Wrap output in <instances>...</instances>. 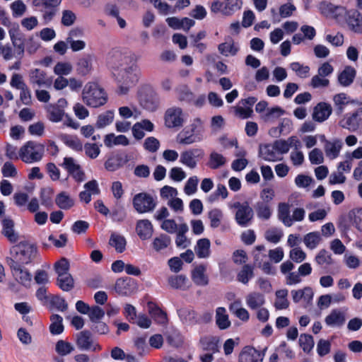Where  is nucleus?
I'll use <instances>...</instances> for the list:
<instances>
[{
    "label": "nucleus",
    "instance_id": "1",
    "mask_svg": "<svg viewBox=\"0 0 362 362\" xmlns=\"http://www.w3.org/2000/svg\"><path fill=\"white\" fill-rule=\"evenodd\" d=\"M107 64L119 86V90H129L139 79V71L133 55L112 49L108 54Z\"/></svg>",
    "mask_w": 362,
    "mask_h": 362
},
{
    "label": "nucleus",
    "instance_id": "2",
    "mask_svg": "<svg viewBox=\"0 0 362 362\" xmlns=\"http://www.w3.org/2000/svg\"><path fill=\"white\" fill-rule=\"evenodd\" d=\"M10 252L11 257L7 259V263L13 261L21 265L30 264L38 255L37 247L28 241H23L13 245Z\"/></svg>",
    "mask_w": 362,
    "mask_h": 362
},
{
    "label": "nucleus",
    "instance_id": "3",
    "mask_svg": "<svg viewBox=\"0 0 362 362\" xmlns=\"http://www.w3.org/2000/svg\"><path fill=\"white\" fill-rule=\"evenodd\" d=\"M204 122L199 117L194 118L176 137L177 142L182 145H190L202 141L204 138Z\"/></svg>",
    "mask_w": 362,
    "mask_h": 362
},
{
    "label": "nucleus",
    "instance_id": "4",
    "mask_svg": "<svg viewBox=\"0 0 362 362\" xmlns=\"http://www.w3.org/2000/svg\"><path fill=\"white\" fill-rule=\"evenodd\" d=\"M291 206L288 202H281L278 205V218L286 227H291L294 222L303 221L305 216V211L303 208H296L291 215Z\"/></svg>",
    "mask_w": 362,
    "mask_h": 362
},
{
    "label": "nucleus",
    "instance_id": "5",
    "mask_svg": "<svg viewBox=\"0 0 362 362\" xmlns=\"http://www.w3.org/2000/svg\"><path fill=\"white\" fill-rule=\"evenodd\" d=\"M44 153L43 144L29 141L20 148V160L28 164L37 163L42 160Z\"/></svg>",
    "mask_w": 362,
    "mask_h": 362
},
{
    "label": "nucleus",
    "instance_id": "6",
    "mask_svg": "<svg viewBox=\"0 0 362 362\" xmlns=\"http://www.w3.org/2000/svg\"><path fill=\"white\" fill-rule=\"evenodd\" d=\"M339 125L351 132L362 134V107L343 115Z\"/></svg>",
    "mask_w": 362,
    "mask_h": 362
},
{
    "label": "nucleus",
    "instance_id": "7",
    "mask_svg": "<svg viewBox=\"0 0 362 362\" xmlns=\"http://www.w3.org/2000/svg\"><path fill=\"white\" fill-rule=\"evenodd\" d=\"M229 207L236 210L235 219L240 226L247 227L251 223L254 214L249 202H235L233 204H230Z\"/></svg>",
    "mask_w": 362,
    "mask_h": 362
},
{
    "label": "nucleus",
    "instance_id": "8",
    "mask_svg": "<svg viewBox=\"0 0 362 362\" xmlns=\"http://www.w3.org/2000/svg\"><path fill=\"white\" fill-rule=\"evenodd\" d=\"M132 204L139 214L151 212L157 205L156 197L146 192L138 193L133 197Z\"/></svg>",
    "mask_w": 362,
    "mask_h": 362
},
{
    "label": "nucleus",
    "instance_id": "9",
    "mask_svg": "<svg viewBox=\"0 0 362 362\" xmlns=\"http://www.w3.org/2000/svg\"><path fill=\"white\" fill-rule=\"evenodd\" d=\"M255 264L267 274H274L275 269L269 260V256L266 253L265 246L257 245L252 251Z\"/></svg>",
    "mask_w": 362,
    "mask_h": 362
},
{
    "label": "nucleus",
    "instance_id": "10",
    "mask_svg": "<svg viewBox=\"0 0 362 362\" xmlns=\"http://www.w3.org/2000/svg\"><path fill=\"white\" fill-rule=\"evenodd\" d=\"M204 156V151L199 148H191L181 152L180 163L189 168L194 169L197 167L198 162Z\"/></svg>",
    "mask_w": 362,
    "mask_h": 362
},
{
    "label": "nucleus",
    "instance_id": "11",
    "mask_svg": "<svg viewBox=\"0 0 362 362\" xmlns=\"http://www.w3.org/2000/svg\"><path fill=\"white\" fill-rule=\"evenodd\" d=\"M165 125L166 127L179 128L185 122V117L182 110L179 107H171L166 110L164 115Z\"/></svg>",
    "mask_w": 362,
    "mask_h": 362
},
{
    "label": "nucleus",
    "instance_id": "12",
    "mask_svg": "<svg viewBox=\"0 0 362 362\" xmlns=\"http://www.w3.org/2000/svg\"><path fill=\"white\" fill-rule=\"evenodd\" d=\"M14 279L25 287H30L33 280V276L29 270L12 261L8 263Z\"/></svg>",
    "mask_w": 362,
    "mask_h": 362
},
{
    "label": "nucleus",
    "instance_id": "13",
    "mask_svg": "<svg viewBox=\"0 0 362 362\" xmlns=\"http://www.w3.org/2000/svg\"><path fill=\"white\" fill-rule=\"evenodd\" d=\"M82 98L88 106L96 108L104 105L108 96L106 92H82Z\"/></svg>",
    "mask_w": 362,
    "mask_h": 362
},
{
    "label": "nucleus",
    "instance_id": "14",
    "mask_svg": "<svg viewBox=\"0 0 362 362\" xmlns=\"http://www.w3.org/2000/svg\"><path fill=\"white\" fill-rule=\"evenodd\" d=\"M76 345L81 350H91L96 352L102 349L100 344L93 341L91 334L88 331H83L77 334Z\"/></svg>",
    "mask_w": 362,
    "mask_h": 362
},
{
    "label": "nucleus",
    "instance_id": "15",
    "mask_svg": "<svg viewBox=\"0 0 362 362\" xmlns=\"http://www.w3.org/2000/svg\"><path fill=\"white\" fill-rule=\"evenodd\" d=\"M280 157H283L284 154L287 153L290 148H300L301 143L297 136H293L286 140L279 139L274 143Z\"/></svg>",
    "mask_w": 362,
    "mask_h": 362
},
{
    "label": "nucleus",
    "instance_id": "16",
    "mask_svg": "<svg viewBox=\"0 0 362 362\" xmlns=\"http://www.w3.org/2000/svg\"><path fill=\"white\" fill-rule=\"evenodd\" d=\"M257 99L254 97H249L242 100L235 107V115L241 119H247L252 116L253 110L252 107L256 103Z\"/></svg>",
    "mask_w": 362,
    "mask_h": 362
},
{
    "label": "nucleus",
    "instance_id": "17",
    "mask_svg": "<svg viewBox=\"0 0 362 362\" xmlns=\"http://www.w3.org/2000/svg\"><path fill=\"white\" fill-rule=\"evenodd\" d=\"M346 21L349 29L355 33H362V14L356 9H351L346 13Z\"/></svg>",
    "mask_w": 362,
    "mask_h": 362
},
{
    "label": "nucleus",
    "instance_id": "18",
    "mask_svg": "<svg viewBox=\"0 0 362 362\" xmlns=\"http://www.w3.org/2000/svg\"><path fill=\"white\" fill-rule=\"evenodd\" d=\"M264 354L252 346H245L239 355V362H262Z\"/></svg>",
    "mask_w": 362,
    "mask_h": 362
},
{
    "label": "nucleus",
    "instance_id": "19",
    "mask_svg": "<svg viewBox=\"0 0 362 362\" xmlns=\"http://www.w3.org/2000/svg\"><path fill=\"white\" fill-rule=\"evenodd\" d=\"M259 156L261 158L268 162H276L283 159V157H280L273 143L260 145Z\"/></svg>",
    "mask_w": 362,
    "mask_h": 362
},
{
    "label": "nucleus",
    "instance_id": "20",
    "mask_svg": "<svg viewBox=\"0 0 362 362\" xmlns=\"http://www.w3.org/2000/svg\"><path fill=\"white\" fill-rule=\"evenodd\" d=\"M342 146L343 143L339 139L325 140L324 150L326 156L330 160L336 159L339 156Z\"/></svg>",
    "mask_w": 362,
    "mask_h": 362
},
{
    "label": "nucleus",
    "instance_id": "21",
    "mask_svg": "<svg viewBox=\"0 0 362 362\" xmlns=\"http://www.w3.org/2000/svg\"><path fill=\"white\" fill-rule=\"evenodd\" d=\"M345 322L346 313L341 309H333L325 319V324L331 327H340Z\"/></svg>",
    "mask_w": 362,
    "mask_h": 362
},
{
    "label": "nucleus",
    "instance_id": "22",
    "mask_svg": "<svg viewBox=\"0 0 362 362\" xmlns=\"http://www.w3.org/2000/svg\"><path fill=\"white\" fill-rule=\"evenodd\" d=\"M332 112L331 105L326 103H319L314 108L312 114L313 120L323 122L327 120Z\"/></svg>",
    "mask_w": 362,
    "mask_h": 362
},
{
    "label": "nucleus",
    "instance_id": "23",
    "mask_svg": "<svg viewBox=\"0 0 362 362\" xmlns=\"http://www.w3.org/2000/svg\"><path fill=\"white\" fill-rule=\"evenodd\" d=\"M139 100L141 105L150 111H155L159 105L158 97L153 92H141Z\"/></svg>",
    "mask_w": 362,
    "mask_h": 362
},
{
    "label": "nucleus",
    "instance_id": "24",
    "mask_svg": "<svg viewBox=\"0 0 362 362\" xmlns=\"http://www.w3.org/2000/svg\"><path fill=\"white\" fill-rule=\"evenodd\" d=\"M115 288L116 292L119 294L128 296L133 293L135 288V283L131 278H120L117 280Z\"/></svg>",
    "mask_w": 362,
    "mask_h": 362
},
{
    "label": "nucleus",
    "instance_id": "25",
    "mask_svg": "<svg viewBox=\"0 0 362 362\" xmlns=\"http://www.w3.org/2000/svg\"><path fill=\"white\" fill-rule=\"evenodd\" d=\"M333 100L335 106H337L338 109L340 110V111H342L348 105H354L358 106L362 105L361 100L351 98L344 92L336 94L334 96Z\"/></svg>",
    "mask_w": 362,
    "mask_h": 362
},
{
    "label": "nucleus",
    "instance_id": "26",
    "mask_svg": "<svg viewBox=\"0 0 362 362\" xmlns=\"http://www.w3.org/2000/svg\"><path fill=\"white\" fill-rule=\"evenodd\" d=\"M93 69V57L86 54L81 57L76 64V70L78 75L85 76L90 74Z\"/></svg>",
    "mask_w": 362,
    "mask_h": 362
},
{
    "label": "nucleus",
    "instance_id": "27",
    "mask_svg": "<svg viewBox=\"0 0 362 362\" xmlns=\"http://www.w3.org/2000/svg\"><path fill=\"white\" fill-rule=\"evenodd\" d=\"M206 272V266L204 264L197 265L192 271V280L196 285L204 286L209 284V278Z\"/></svg>",
    "mask_w": 362,
    "mask_h": 362
},
{
    "label": "nucleus",
    "instance_id": "28",
    "mask_svg": "<svg viewBox=\"0 0 362 362\" xmlns=\"http://www.w3.org/2000/svg\"><path fill=\"white\" fill-rule=\"evenodd\" d=\"M30 80L33 83H36L40 87L49 88L52 84V79L48 78L46 73L40 69H35L31 71Z\"/></svg>",
    "mask_w": 362,
    "mask_h": 362
},
{
    "label": "nucleus",
    "instance_id": "29",
    "mask_svg": "<svg viewBox=\"0 0 362 362\" xmlns=\"http://www.w3.org/2000/svg\"><path fill=\"white\" fill-rule=\"evenodd\" d=\"M245 303L250 309L257 310L264 305L265 297L261 293L252 291L246 296Z\"/></svg>",
    "mask_w": 362,
    "mask_h": 362
},
{
    "label": "nucleus",
    "instance_id": "30",
    "mask_svg": "<svg viewBox=\"0 0 362 362\" xmlns=\"http://www.w3.org/2000/svg\"><path fill=\"white\" fill-rule=\"evenodd\" d=\"M104 144L108 148H112L115 146H127L129 144L128 138L123 134L116 136L113 133L107 134L104 137Z\"/></svg>",
    "mask_w": 362,
    "mask_h": 362
},
{
    "label": "nucleus",
    "instance_id": "31",
    "mask_svg": "<svg viewBox=\"0 0 362 362\" xmlns=\"http://www.w3.org/2000/svg\"><path fill=\"white\" fill-rule=\"evenodd\" d=\"M136 231L141 239L147 240L153 234V226L147 219L139 220L136 223Z\"/></svg>",
    "mask_w": 362,
    "mask_h": 362
},
{
    "label": "nucleus",
    "instance_id": "32",
    "mask_svg": "<svg viewBox=\"0 0 362 362\" xmlns=\"http://www.w3.org/2000/svg\"><path fill=\"white\" fill-rule=\"evenodd\" d=\"M291 295L295 303L304 300L307 303H310L313 300L314 293L310 287L307 286L303 289L291 291Z\"/></svg>",
    "mask_w": 362,
    "mask_h": 362
},
{
    "label": "nucleus",
    "instance_id": "33",
    "mask_svg": "<svg viewBox=\"0 0 362 362\" xmlns=\"http://www.w3.org/2000/svg\"><path fill=\"white\" fill-rule=\"evenodd\" d=\"M356 75V69L351 66H346L338 75V81L342 86L347 87L353 83Z\"/></svg>",
    "mask_w": 362,
    "mask_h": 362
},
{
    "label": "nucleus",
    "instance_id": "34",
    "mask_svg": "<svg viewBox=\"0 0 362 362\" xmlns=\"http://www.w3.org/2000/svg\"><path fill=\"white\" fill-rule=\"evenodd\" d=\"M211 243L207 238L199 239L194 247L197 256L201 259L208 258L210 256Z\"/></svg>",
    "mask_w": 362,
    "mask_h": 362
},
{
    "label": "nucleus",
    "instance_id": "35",
    "mask_svg": "<svg viewBox=\"0 0 362 362\" xmlns=\"http://www.w3.org/2000/svg\"><path fill=\"white\" fill-rule=\"evenodd\" d=\"M188 230V226L185 223L179 224V230L176 233L175 238V244L177 247L184 249L190 245V240L185 235Z\"/></svg>",
    "mask_w": 362,
    "mask_h": 362
},
{
    "label": "nucleus",
    "instance_id": "36",
    "mask_svg": "<svg viewBox=\"0 0 362 362\" xmlns=\"http://www.w3.org/2000/svg\"><path fill=\"white\" fill-rule=\"evenodd\" d=\"M2 233L11 242L16 243L18 240V235L14 230L13 221L9 218H4L2 221Z\"/></svg>",
    "mask_w": 362,
    "mask_h": 362
},
{
    "label": "nucleus",
    "instance_id": "37",
    "mask_svg": "<svg viewBox=\"0 0 362 362\" xmlns=\"http://www.w3.org/2000/svg\"><path fill=\"white\" fill-rule=\"evenodd\" d=\"M216 323L220 329H226L230 327L231 322L225 308L218 307L216 309Z\"/></svg>",
    "mask_w": 362,
    "mask_h": 362
},
{
    "label": "nucleus",
    "instance_id": "38",
    "mask_svg": "<svg viewBox=\"0 0 362 362\" xmlns=\"http://www.w3.org/2000/svg\"><path fill=\"white\" fill-rule=\"evenodd\" d=\"M230 311L238 319L243 322H247L250 319L249 312L241 306L240 300H235L229 306Z\"/></svg>",
    "mask_w": 362,
    "mask_h": 362
},
{
    "label": "nucleus",
    "instance_id": "39",
    "mask_svg": "<svg viewBox=\"0 0 362 362\" xmlns=\"http://www.w3.org/2000/svg\"><path fill=\"white\" fill-rule=\"evenodd\" d=\"M55 203L59 208L67 210L74 205V200L68 192H62L56 196Z\"/></svg>",
    "mask_w": 362,
    "mask_h": 362
},
{
    "label": "nucleus",
    "instance_id": "40",
    "mask_svg": "<svg viewBox=\"0 0 362 362\" xmlns=\"http://www.w3.org/2000/svg\"><path fill=\"white\" fill-rule=\"evenodd\" d=\"M179 99L197 107H202L206 102V99L203 95L196 97L193 92H182Z\"/></svg>",
    "mask_w": 362,
    "mask_h": 362
},
{
    "label": "nucleus",
    "instance_id": "41",
    "mask_svg": "<svg viewBox=\"0 0 362 362\" xmlns=\"http://www.w3.org/2000/svg\"><path fill=\"white\" fill-rule=\"evenodd\" d=\"M148 310L151 317L158 323L163 324L167 320L165 313L155 303L148 302L147 304Z\"/></svg>",
    "mask_w": 362,
    "mask_h": 362
},
{
    "label": "nucleus",
    "instance_id": "42",
    "mask_svg": "<svg viewBox=\"0 0 362 362\" xmlns=\"http://www.w3.org/2000/svg\"><path fill=\"white\" fill-rule=\"evenodd\" d=\"M109 244L113 247L117 252L122 253L125 250L127 242L123 235L114 233H112L110 236Z\"/></svg>",
    "mask_w": 362,
    "mask_h": 362
},
{
    "label": "nucleus",
    "instance_id": "43",
    "mask_svg": "<svg viewBox=\"0 0 362 362\" xmlns=\"http://www.w3.org/2000/svg\"><path fill=\"white\" fill-rule=\"evenodd\" d=\"M255 209L259 218L262 220H268L270 218L272 210L267 203L258 202L256 203Z\"/></svg>",
    "mask_w": 362,
    "mask_h": 362
},
{
    "label": "nucleus",
    "instance_id": "44",
    "mask_svg": "<svg viewBox=\"0 0 362 362\" xmlns=\"http://www.w3.org/2000/svg\"><path fill=\"white\" fill-rule=\"evenodd\" d=\"M288 290L281 289L276 291V300L274 302V307L277 310L286 309L289 305V302L287 299Z\"/></svg>",
    "mask_w": 362,
    "mask_h": 362
},
{
    "label": "nucleus",
    "instance_id": "45",
    "mask_svg": "<svg viewBox=\"0 0 362 362\" xmlns=\"http://www.w3.org/2000/svg\"><path fill=\"white\" fill-rule=\"evenodd\" d=\"M115 113L112 110H107L101 114L98 117V119L95 123V127L98 129H103L110 124L114 120Z\"/></svg>",
    "mask_w": 362,
    "mask_h": 362
},
{
    "label": "nucleus",
    "instance_id": "46",
    "mask_svg": "<svg viewBox=\"0 0 362 362\" xmlns=\"http://www.w3.org/2000/svg\"><path fill=\"white\" fill-rule=\"evenodd\" d=\"M170 243L171 238L168 235L165 234H160L153 239L152 245L156 251L160 252L167 248Z\"/></svg>",
    "mask_w": 362,
    "mask_h": 362
},
{
    "label": "nucleus",
    "instance_id": "47",
    "mask_svg": "<svg viewBox=\"0 0 362 362\" xmlns=\"http://www.w3.org/2000/svg\"><path fill=\"white\" fill-rule=\"evenodd\" d=\"M284 236V233L281 228L272 227L267 229L264 233L265 239L273 244H277Z\"/></svg>",
    "mask_w": 362,
    "mask_h": 362
},
{
    "label": "nucleus",
    "instance_id": "48",
    "mask_svg": "<svg viewBox=\"0 0 362 362\" xmlns=\"http://www.w3.org/2000/svg\"><path fill=\"white\" fill-rule=\"evenodd\" d=\"M227 163V159L221 153L213 151L210 153L209 165L211 169H218Z\"/></svg>",
    "mask_w": 362,
    "mask_h": 362
},
{
    "label": "nucleus",
    "instance_id": "49",
    "mask_svg": "<svg viewBox=\"0 0 362 362\" xmlns=\"http://www.w3.org/2000/svg\"><path fill=\"white\" fill-rule=\"evenodd\" d=\"M223 4V14L225 16H231L235 11L241 8L243 1L242 0H226Z\"/></svg>",
    "mask_w": 362,
    "mask_h": 362
},
{
    "label": "nucleus",
    "instance_id": "50",
    "mask_svg": "<svg viewBox=\"0 0 362 362\" xmlns=\"http://www.w3.org/2000/svg\"><path fill=\"white\" fill-rule=\"evenodd\" d=\"M46 110L48 112V118L53 122H60L64 115V110L54 105H48L46 106Z\"/></svg>",
    "mask_w": 362,
    "mask_h": 362
},
{
    "label": "nucleus",
    "instance_id": "51",
    "mask_svg": "<svg viewBox=\"0 0 362 362\" xmlns=\"http://www.w3.org/2000/svg\"><path fill=\"white\" fill-rule=\"evenodd\" d=\"M208 218L210 220V226L211 228H218L223 218V211L218 208L210 210L208 213Z\"/></svg>",
    "mask_w": 362,
    "mask_h": 362
},
{
    "label": "nucleus",
    "instance_id": "52",
    "mask_svg": "<svg viewBox=\"0 0 362 362\" xmlns=\"http://www.w3.org/2000/svg\"><path fill=\"white\" fill-rule=\"evenodd\" d=\"M50 332L54 335L60 334L62 333L64 331L62 317L59 315H52L50 317Z\"/></svg>",
    "mask_w": 362,
    "mask_h": 362
},
{
    "label": "nucleus",
    "instance_id": "53",
    "mask_svg": "<svg viewBox=\"0 0 362 362\" xmlns=\"http://www.w3.org/2000/svg\"><path fill=\"white\" fill-rule=\"evenodd\" d=\"M321 238L318 232H311L306 234L303 238V242L305 246L313 250L320 244Z\"/></svg>",
    "mask_w": 362,
    "mask_h": 362
},
{
    "label": "nucleus",
    "instance_id": "54",
    "mask_svg": "<svg viewBox=\"0 0 362 362\" xmlns=\"http://www.w3.org/2000/svg\"><path fill=\"white\" fill-rule=\"evenodd\" d=\"M61 139L67 146L75 151H81L83 148L82 143L75 136L62 134L61 135Z\"/></svg>",
    "mask_w": 362,
    "mask_h": 362
},
{
    "label": "nucleus",
    "instance_id": "55",
    "mask_svg": "<svg viewBox=\"0 0 362 362\" xmlns=\"http://www.w3.org/2000/svg\"><path fill=\"white\" fill-rule=\"evenodd\" d=\"M3 177L16 179L18 177V171L16 165L11 161H6L1 167Z\"/></svg>",
    "mask_w": 362,
    "mask_h": 362
},
{
    "label": "nucleus",
    "instance_id": "56",
    "mask_svg": "<svg viewBox=\"0 0 362 362\" xmlns=\"http://www.w3.org/2000/svg\"><path fill=\"white\" fill-rule=\"evenodd\" d=\"M169 285L175 289H185L187 281V278L185 275H173L168 278Z\"/></svg>",
    "mask_w": 362,
    "mask_h": 362
},
{
    "label": "nucleus",
    "instance_id": "57",
    "mask_svg": "<svg viewBox=\"0 0 362 362\" xmlns=\"http://www.w3.org/2000/svg\"><path fill=\"white\" fill-rule=\"evenodd\" d=\"M124 164L122 158L116 155L110 157L105 163V168L108 171H115Z\"/></svg>",
    "mask_w": 362,
    "mask_h": 362
},
{
    "label": "nucleus",
    "instance_id": "58",
    "mask_svg": "<svg viewBox=\"0 0 362 362\" xmlns=\"http://www.w3.org/2000/svg\"><path fill=\"white\" fill-rule=\"evenodd\" d=\"M57 285L64 291H69L74 287V279L69 273L62 276H57Z\"/></svg>",
    "mask_w": 362,
    "mask_h": 362
},
{
    "label": "nucleus",
    "instance_id": "59",
    "mask_svg": "<svg viewBox=\"0 0 362 362\" xmlns=\"http://www.w3.org/2000/svg\"><path fill=\"white\" fill-rule=\"evenodd\" d=\"M12 44L15 48V57L19 59H22L25 52V35L15 37V42H12Z\"/></svg>",
    "mask_w": 362,
    "mask_h": 362
},
{
    "label": "nucleus",
    "instance_id": "60",
    "mask_svg": "<svg viewBox=\"0 0 362 362\" xmlns=\"http://www.w3.org/2000/svg\"><path fill=\"white\" fill-rule=\"evenodd\" d=\"M299 345L305 353H309L314 347L313 337L308 334H302L299 337Z\"/></svg>",
    "mask_w": 362,
    "mask_h": 362
},
{
    "label": "nucleus",
    "instance_id": "61",
    "mask_svg": "<svg viewBox=\"0 0 362 362\" xmlns=\"http://www.w3.org/2000/svg\"><path fill=\"white\" fill-rule=\"evenodd\" d=\"M253 276L252 267L249 264H245L238 273L237 278L240 282L247 284Z\"/></svg>",
    "mask_w": 362,
    "mask_h": 362
},
{
    "label": "nucleus",
    "instance_id": "62",
    "mask_svg": "<svg viewBox=\"0 0 362 362\" xmlns=\"http://www.w3.org/2000/svg\"><path fill=\"white\" fill-rule=\"evenodd\" d=\"M198 183L199 179L197 176L194 175L189 177L183 189L185 194L187 196L194 194L197 192Z\"/></svg>",
    "mask_w": 362,
    "mask_h": 362
},
{
    "label": "nucleus",
    "instance_id": "63",
    "mask_svg": "<svg viewBox=\"0 0 362 362\" xmlns=\"http://www.w3.org/2000/svg\"><path fill=\"white\" fill-rule=\"evenodd\" d=\"M218 51L221 54L225 56H228L229 54L231 56H235L238 53L239 49L235 47L233 41L231 40V42H223L218 45Z\"/></svg>",
    "mask_w": 362,
    "mask_h": 362
},
{
    "label": "nucleus",
    "instance_id": "64",
    "mask_svg": "<svg viewBox=\"0 0 362 362\" xmlns=\"http://www.w3.org/2000/svg\"><path fill=\"white\" fill-rule=\"evenodd\" d=\"M160 146V141L154 136L147 137L143 144L144 148L149 153H156Z\"/></svg>",
    "mask_w": 362,
    "mask_h": 362
}]
</instances>
